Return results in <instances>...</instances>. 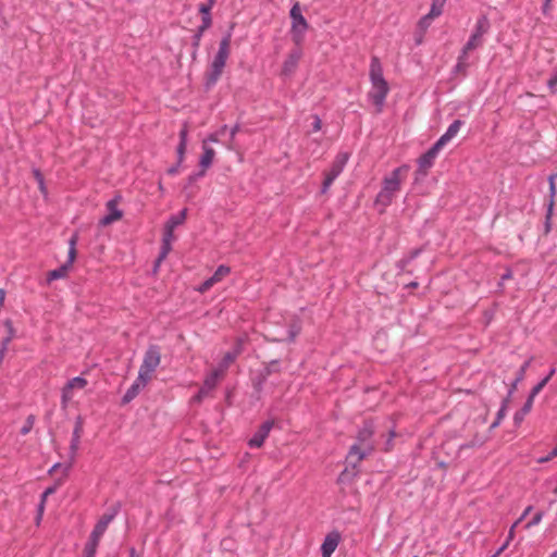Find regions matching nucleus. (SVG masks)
Listing matches in <instances>:
<instances>
[{
  "label": "nucleus",
  "mask_w": 557,
  "mask_h": 557,
  "mask_svg": "<svg viewBox=\"0 0 557 557\" xmlns=\"http://www.w3.org/2000/svg\"><path fill=\"white\" fill-rule=\"evenodd\" d=\"M409 169L407 164L400 165L383 178L382 188L375 198V203L382 207V212L393 202L397 193L401 189Z\"/></svg>",
  "instance_id": "obj_1"
},
{
  "label": "nucleus",
  "mask_w": 557,
  "mask_h": 557,
  "mask_svg": "<svg viewBox=\"0 0 557 557\" xmlns=\"http://www.w3.org/2000/svg\"><path fill=\"white\" fill-rule=\"evenodd\" d=\"M370 81L371 90L369 97L372 103L376 107L377 112H381L384 101L388 95L389 87L383 77V69L379 58L373 57L370 64Z\"/></svg>",
  "instance_id": "obj_2"
},
{
  "label": "nucleus",
  "mask_w": 557,
  "mask_h": 557,
  "mask_svg": "<svg viewBox=\"0 0 557 557\" xmlns=\"http://www.w3.org/2000/svg\"><path fill=\"white\" fill-rule=\"evenodd\" d=\"M373 430L370 424H366L358 433L357 443L354 444L347 455V460L356 467L367 455L371 454L374 446L371 442Z\"/></svg>",
  "instance_id": "obj_3"
},
{
  "label": "nucleus",
  "mask_w": 557,
  "mask_h": 557,
  "mask_svg": "<svg viewBox=\"0 0 557 557\" xmlns=\"http://www.w3.org/2000/svg\"><path fill=\"white\" fill-rule=\"evenodd\" d=\"M161 363V350L157 345H151L146 350L140 364L138 375L140 382L149 383L154 377V372Z\"/></svg>",
  "instance_id": "obj_4"
},
{
  "label": "nucleus",
  "mask_w": 557,
  "mask_h": 557,
  "mask_svg": "<svg viewBox=\"0 0 557 557\" xmlns=\"http://www.w3.org/2000/svg\"><path fill=\"white\" fill-rule=\"evenodd\" d=\"M292 27L290 34L292 39L296 46H301L305 39V35L309 28L308 22L301 13L299 2H296L290 9Z\"/></svg>",
  "instance_id": "obj_5"
},
{
  "label": "nucleus",
  "mask_w": 557,
  "mask_h": 557,
  "mask_svg": "<svg viewBox=\"0 0 557 557\" xmlns=\"http://www.w3.org/2000/svg\"><path fill=\"white\" fill-rule=\"evenodd\" d=\"M230 47H231V36L224 37L219 46V51L213 59L211 64V70L209 73V82L214 84L219 77L221 76L223 69L225 66L226 60L230 55Z\"/></svg>",
  "instance_id": "obj_6"
},
{
  "label": "nucleus",
  "mask_w": 557,
  "mask_h": 557,
  "mask_svg": "<svg viewBox=\"0 0 557 557\" xmlns=\"http://www.w3.org/2000/svg\"><path fill=\"white\" fill-rule=\"evenodd\" d=\"M490 29V22L488 18L483 15L478 18L474 32L470 36L468 42L463 47L462 50V57L467 55L470 51L476 49L478 47L482 46L483 44V36L488 32Z\"/></svg>",
  "instance_id": "obj_7"
},
{
  "label": "nucleus",
  "mask_w": 557,
  "mask_h": 557,
  "mask_svg": "<svg viewBox=\"0 0 557 557\" xmlns=\"http://www.w3.org/2000/svg\"><path fill=\"white\" fill-rule=\"evenodd\" d=\"M348 159L349 154L347 152H339L335 157L330 171L325 173V178L322 185V193H326L336 177L343 172Z\"/></svg>",
  "instance_id": "obj_8"
},
{
  "label": "nucleus",
  "mask_w": 557,
  "mask_h": 557,
  "mask_svg": "<svg viewBox=\"0 0 557 557\" xmlns=\"http://www.w3.org/2000/svg\"><path fill=\"white\" fill-rule=\"evenodd\" d=\"M87 384H88L87 380L82 376H76V377L71 379L62 389V395H61L62 408L63 409L67 408L71 405V403L75 396V392L84 389L87 386Z\"/></svg>",
  "instance_id": "obj_9"
},
{
  "label": "nucleus",
  "mask_w": 557,
  "mask_h": 557,
  "mask_svg": "<svg viewBox=\"0 0 557 557\" xmlns=\"http://www.w3.org/2000/svg\"><path fill=\"white\" fill-rule=\"evenodd\" d=\"M301 58V46H296L293 50L289 51L286 59L284 60L281 70V76L290 77L295 73Z\"/></svg>",
  "instance_id": "obj_10"
},
{
  "label": "nucleus",
  "mask_w": 557,
  "mask_h": 557,
  "mask_svg": "<svg viewBox=\"0 0 557 557\" xmlns=\"http://www.w3.org/2000/svg\"><path fill=\"white\" fill-rule=\"evenodd\" d=\"M442 147L435 143L425 153H423L418 160V174L426 175L428 171L432 168L434 160L436 159Z\"/></svg>",
  "instance_id": "obj_11"
},
{
  "label": "nucleus",
  "mask_w": 557,
  "mask_h": 557,
  "mask_svg": "<svg viewBox=\"0 0 557 557\" xmlns=\"http://www.w3.org/2000/svg\"><path fill=\"white\" fill-rule=\"evenodd\" d=\"M231 273V268L227 267V265H220L215 272L213 273V275L211 277H209L208 280H206L199 287H198V292L200 293H206L208 292L210 288H212L215 284L220 283L221 281H223L228 274Z\"/></svg>",
  "instance_id": "obj_12"
},
{
  "label": "nucleus",
  "mask_w": 557,
  "mask_h": 557,
  "mask_svg": "<svg viewBox=\"0 0 557 557\" xmlns=\"http://www.w3.org/2000/svg\"><path fill=\"white\" fill-rule=\"evenodd\" d=\"M119 198L111 199L107 202V209L109 213L104 215L100 221V225L108 226L113 222H116L122 219L123 212L117 209Z\"/></svg>",
  "instance_id": "obj_13"
},
{
  "label": "nucleus",
  "mask_w": 557,
  "mask_h": 557,
  "mask_svg": "<svg viewBox=\"0 0 557 557\" xmlns=\"http://www.w3.org/2000/svg\"><path fill=\"white\" fill-rule=\"evenodd\" d=\"M215 157V150L207 145V140H202V154L199 160V165L201 168L200 173L198 176L205 175L207 170L211 166L213 160Z\"/></svg>",
  "instance_id": "obj_14"
},
{
  "label": "nucleus",
  "mask_w": 557,
  "mask_h": 557,
  "mask_svg": "<svg viewBox=\"0 0 557 557\" xmlns=\"http://www.w3.org/2000/svg\"><path fill=\"white\" fill-rule=\"evenodd\" d=\"M272 426V421H265L262 423L255 435L249 440V446L256 448L261 447L265 438L269 436Z\"/></svg>",
  "instance_id": "obj_15"
},
{
  "label": "nucleus",
  "mask_w": 557,
  "mask_h": 557,
  "mask_svg": "<svg viewBox=\"0 0 557 557\" xmlns=\"http://www.w3.org/2000/svg\"><path fill=\"white\" fill-rule=\"evenodd\" d=\"M339 541H341L339 533H337V532L329 533L325 536V539L321 545L322 557H331L332 554L337 548Z\"/></svg>",
  "instance_id": "obj_16"
},
{
  "label": "nucleus",
  "mask_w": 557,
  "mask_h": 557,
  "mask_svg": "<svg viewBox=\"0 0 557 557\" xmlns=\"http://www.w3.org/2000/svg\"><path fill=\"white\" fill-rule=\"evenodd\" d=\"M114 513H104L101 516V518L98 520L97 524L95 525L91 536L95 539L101 540L102 535L107 531L110 522L113 520Z\"/></svg>",
  "instance_id": "obj_17"
},
{
  "label": "nucleus",
  "mask_w": 557,
  "mask_h": 557,
  "mask_svg": "<svg viewBox=\"0 0 557 557\" xmlns=\"http://www.w3.org/2000/svg\"><path fill=\"white\" fill-rule=\"evenodd\" d=\"M461 125H462V121H460V120L454 121L447 128L446 133L443 134L436 141L437 146L443 148L448 141H450L458 134Z\"/></svg>",
  "instance_id": "obj_18"
},
{
  "label": "nucleus",
  "mask_w": 557,
  "mask_h": 557,
  "mask_svg": "<svg viewBox=\"0 0 557 557\" xmlns=\"http://www.w3.org/2000/svg\"><path fill=\"white\" fill-rule=\"evenodd\" d=\"M147 384L148 383L146 382H140L139 377H136L135 382L131 385V387L126 391L125 395L123 396V403L127 404L132 401Z\"/></svg>",
  "instance_id": "obj_19"
},
{
  "label": "nucleus",
  "mask_w": 557,
  "mask_h": 557,
  "mask_svg": "<svg viewBox=\"0 0 557 557\" xmlns=\"http://www.w3.org/2000/svg\"><path fill=\"white\" fill-rule=\"evenodd\" d=\"M534 398L531 394L529 395L523 407L515 413L513 420L516 424H519L523 421L524 417L531 411L534 403Z\"/></svg>",
  "instance_id": "obj_20"
},
{
  "label": "nucleus",
  "mask_w": 557,
  "mask_h": 557,
  "mask_svg": "<svg viewBox=\"0 0 557 557\" xmlns=\"http://www.w3.org/2000/svg\"><path fill=\"white\" fill-rule=\"evenodd\" d=\"M82 431H83V424H82V421L78 420L75 424L72 441H71L72 458H74V456L78 449Z\"/></svg>",
  "instance_id": "obj_21"
},
{
  "label": "nucleus",
  "mask_w": 557,
  "mask_h": 557,
  "mask_svg": "<svg viewBox=\"0 0 557 557\" xmlns=\"http://www.w3.org/2000/svg\"><path fill=\"white\" fill-rule=\"evenodd\" d=\"M224 377L223 375V369H213L205 379L203 383L207 385V387H213L215 388L219 381H221Z\"/></svg>",
  "instance_id": "obj_22"
},
{
  "label": "nucleus",
  "mask_w": 557,
  "mask_h": 557,
  "mask_svg": "<svg viewBox=\"0 0 557 557\" xmlns=\"http://www.w3.org/2000/svg\"><path fill=\"white\" fill-rule=\"evenodd\" d=\"M239 352V347L235 351L226 352L215 369H223V375H225L227 368L234 362Z\"/></svg>",
  "instance_id": "obj_23"
},
{
  "label": "nucleus",
  "mask_w": 557,
  "mask_h": 557,
  "mask_svg": "<svg viewBox=\"0 0 557 557\" xmlns=\"http://www.w3.org/2000/svg\"><path fill=\"white\" fill-rule=\"evenodd\" d=\"M70 269L71 268L69 267V264H63L60 268L48 272L47 281L51 282V281H54V280H60V278L66 277Z\"/></svg>",
  "instance_id": "obj_24"
},
{
  "label": "nucleus",
  "mask_w": 557,
  "mask_h": 557,
  "mask_svg": "<svg viewBox=\"0 0 557 557\" xmlns=\"http://www.w3.org/2000/svg\"><path fill=\"white\" fill-rule=\"evenodd\" d=\"M78 236L77 234L72 235V237L69 240V260L65 264H69L71 268L73 262L76 259V243H77Z\"/></svg>",
  "instance_id": "obj_25"
},
{
  "label": "nucleus",
  "mask_w": 557,
  "mask_h": 557,
  "mask_svg": "<svg viewBox=\"0 0 557 557\" xmlns=\"http://www.w3.org/2000/svg\"><path fill=\"white\" fill-rule=\"evenodd\" d=\"M99 543H100L99 539H95L90 535V537L84 548L85 557H95V554L97 552V547H98Z\"/></svg>",
  "instance_id": "obj_26"
},
{
  "label": "nucleus",
  "mask_w": 557,
  "mask_h": 557,
  "mask_svg": "<svg viewBox=\"0 0 557 557\" xmlns=\"http://www.w3.org/2000/svg\"><path fill=\"white\" fill-rule=\"evenodd\" d=\"M555 374V369L553 368L549 373L541 381L539 382L531 391V395L533 397H536L537 394L546 386V384L549 382L552 376Z\"/></svg>",
  "instance_id": "obj_27"
},
{
  "label": "nucleus",
  "mask_w": 557,
  "mask_h": 557,
  "mask_svg": "<svg viewBox=\"0 0 557 557\" xmlns=\"http://www.w3.org/2000/svg\"><path fill=\"white\" fill-rule=\"evenodd\" d=\"M186 213H187L186 209L182 210L177 215L171 216L165 224L168 226H171V227L175 228L176 226H178L182 223H184V221L186 219Z\"/></svg>",
  "instance_id": "obj_28"
},
{
  "label": "nucleus",
  "mask_w": 557,
  "mask_h": 557,
  "mask_svg": "<svg viewBox=\"0 0 557 557\" xmlns=\"http://www.w3.org/2000/svg\"><path fill=\"white\" fill-rule=\"evenodd\" d=\"M447 0H433L430 16L438 17L443 13V8Z\"/></svg>",
  "instance_id": "obj_29"
},
{
  "label": "nucleus",
  "mask_w": 557,
  "mask_h": 557,
  "mask_svg": "<svg viewBox=\"0 0 557 557\" xmlns=\"http://www.w3.org/2000/svg\"><path fill=\"white\" fill-rule=\"evenodd\" d=\"M213 389V387H207V385L203 383L198 394L194 396L193 400L195 403H201L202 399L208 397Z\"/></svg>",
  "instance_id": "obj_30"
},
{
  "label": "nucleus",
  "mask_w": 557,
  "mask_h": 557,
  "mask_svg": "<svg viewBox=\"0 0 557 557\" xmlns=\"http://www.w3.org/2000/svg\"><path fill=\"white\" fill-rule=\"evenodd\" d=\"M213 389V387H207V385L203 383L198 394L194 396L193 400L195 403H201L202 399L208 397Z\"/></svg>",
  "instance_id": "obj_31"
},
{
  "label": "nucleus",
  "mask_w": 557,
  "mask_h": 557,
  "mask_svg": "<svg viewBox=\"0 0 557 557\" xmlns=\"http://www.w3.org/2000/svg\"><path fill=\"white\" fill-rule=\"evenodd\" d=\"M213 389V387H207V385L203 383L198 394L194 396L193 400L195 403H201L202 399L208 397Z\"/></svg>",
  "instance_id": "obj_32"
},
{
  "label": "nucleus",
  "mask_w": 557,
  "mask_h": 557,
  "mask_svg": "<svg viewBox=\"0 0 557 557\" xmlns=\"http://www.w3.org/2000/svg\"><path fill=\"white\" fill-rule=\"evenodd\" d=\"M171 244L172 243H168V242H163L162 240L161 252H160V255H159V257L157 259V262H156L157 267L166 258V256L171 251V249H172Z\"/></svg>",
  "instance_id": "obj_33"
},
{
  "label": "nucleus",
  "mask_w": 557,
  "mask_h": 557,
  "mask_svg": "<svg viewBox=\"0 0 557 557\" xmlns=\"http://www.w3.org/2000/svg\"><path fill=\"white\" fill-rule=\"evenodd\" d=\"M34 423H35V416H33V414L28 416L23 428L21 429V434L22 435L28 434L32 431Z\"/></svg>",
  "instance_id": "obj_34"
},
{
  "label": "nucleus",
  "mask_w": 557,
  "mask_h": 557,
  "mask_svg": "<svg viewBox=\"0 0 557 557\" xmlns=\"http://www.w3.org/2000/svg\"><path fill=\"white\" fill-rule=\"evenodd\" d=\"M434 18V16H430V13H428L419 21L418 27L422 30V33L429 28Z\"/></svg>",
  "instance_id": "obj_35"
},
{
  "label": "nucleus",
  "mask_w": 557,
  "mask_h": 557,
  "mask_svg": "<svg viewBox=\"0 0 557 557\" xmlns=\"http://www.w3.org/2000/svg\"><path fill=\"white\" fill-rule=\"evenodd\" d=\"M58 488V485H54V486H50L48 487L41 495V502H40V505H39V512L41 513L44 511V506H45V503L47 500V497L51 494H53Z\"/></svg>",
  "instance_id": "obj_36"
},
{
  "label": "nucleus",
  "mask_w": 557,
  "mask_h": 557,
  "mask_svg": "<svg viewBox=\"0 0 557 557\" xmlns=\"http://www.w3.org/2000/svg\"><path fill=\"white\" fill-rule=\"evenodd\" d=\"M556 175H550L548 177V182H549V194H550V198H554L555 195H556ZM552 207H553V199H550V203H549V211L552 210Z\"/></svg>",
  "instance_id": "obj_37"
},
{
  "label": "nucleus",
  "mask_w": 557,
  "mask_h": 557,
  "mask_svg": "<svg viewBox=\"0 0 557 557\" xmlns=\"http://www.w3.org/2000/svg\"><path fill=\"white\" fill-rule=\"evenodd\" d=\"M214 0H208V3H201L199 5V12L202 14V15H209L210 14V11L211 9L213 8L214 5Z\"/></svg>",
  "instance_id": "obj_38"
},
{
  "label": "nucleus",
  "mask_w": 557,
  "mask_h": 557,
  "mask_svg": "<svg viewBox=\"0 0 557 557\" xmlns=\"http://www.w3.org/2000/svg\"><path fill=\"white\" fill-rule=\"evenodd\" d=\"M163 242L172 243L174 240V228L171 226H168L165 224L164 226V234H163Z\"/></svg>",
  "instance_id": "obj_39"
},
{
  "label": "nucleus",
  "mask_w": 557,
  "mask_h": 557,
  "mask_svg": "<svg viewBox=\"0 0 557 557\" xmlns=\"http://www.w3.org/2000/svg\"><path fill=\"white\" fill-rule=\"evenodd\" d=\"M508 403H509L508 398L503 400V405H502L500 409L498 410L497 417H496L498 419V421H502L505 418L506 412H507Z\"/></svg>",
  "instance_id": "obj_40"
},
{
  "label": "nucleus",
  "mask_w": 557,
  "mask_h": 557,
  "mask_svg": "<svg viewBox=\"0 0 557 557\" xmlns=\"http://www.w3.org/2000/svg\"><path fill=\"white\" fill-rule=\"evenodd\" d=\"M186 148H187V145H185L184 143L178 144V147H177L178 164H181L184 161Z\"/></svg>",
  "instance_id": "obj_41"
},
{
  "label": "nucleus",
  "mask_w": 557,
  "mask_h": 557,
  "mask_svg": "<svg viewBox=\"0 0 557 557\" xmlns=\"http://www.w3.org/2000/svg\"><path fill=\"white\" fill-rule=\"evenodd\" d=\"M530 363H531V360H527V361L521 366V368L519 369L518 374H517V381H522V380L524 379L525 371H527V369L529 368Z\"/></svg>",
  "instance_id": "obj_42"
},
{
  "label": "nucleus",
  "mask_w": 557,
  "mask_h": 557,
  "mask_svg": "<svg viewBox=\"0 0 557 557\" xmlns=\"http://www.w3.org/2000/svg\"><path fill=\"white\" fill-rule=\"evenodd\" d=\"M542 518H543V513H542V512H537V513L532 518V520H530V521L527 523L525 528H527V529H530V528H532V527H534V525H537V524L541 522Z\"/></svg>",
  "instance_id": "obj_43"
},
{
  "label": "nucleus",
  "mask_w": 557,
  "mask_h": 557,
  "mask_svg": "<svg viewBox=\"0 0 557 557\" xmlns=\"http://www.w3.org/2000/svg\"><path fill=\"white\" fill-rule=\"evenodd\" d=\"M187 135H188V127L185 124L180 132V143H184L185 145H187Z\"/></svg>",
  "instance_id": "obj_44"
},
{
  "label": "nucleus",
  "mask_w": 557,
  "mask_h": 557,
  "mask_svg": "<svg viewBox=\"0 0 557 557\" xmlns=\"http://www.w3.org/2000/svg\"><path fill=\"white\" fill-rule=\"evenodd\" d=\"M557 456V447H555L549 455L539 459L540 463L547 462Z\"/></svg>",
  "instance_id": "obj_45"
},
{
  "label": "nucleus",
  "mask_w": 557,
  "mask_h": 557,
  "mask_svg": "<svg viewBox=\"0 0 557 557\" xmlns=\"http://www.w3.org/2000/svg\"><path fill=\"white\" fill-rule=\"evenodd\" d=\"M322 127V121L320 120L319 116L314 115L313 116V123H312V131L313 132H319Z\"/></svg>",
  "instance_id": "obj_46"
},
{
  "label": "nucleus",
  "mask_w": 557,
  "mask_h": 557,
  "mask_svg": "<svg viewBox=\"0 0 557 557\" xmlns=\"http://www.w3.org/2000/svg\"><path fill=\"white\" fill-rule=\"evenodd\" d=\"M211 25V16L210 14L209 15H203L202 16V26L200 27V30H205L207 28H209Z\"/></svg>",
  "instance_id": "obj_47"
},
{
  "label": "nucleus",
  "mask_w": 557,
  "mask_h": 557,
  "mask_svg": "<svg viewBox=\"0 0 557 557\" xmlns=\"http://www.w3.org/2000/svg\"><path fill=\"white\" fill-rule=\"evenodd\" d=\"M547 85L552 92H555L557 87V74L548 81Z\"/></svg>",
  "instance_id": "obj_48"
},
{
  "label": "nucleus",
  "mask_w": 557,
  "mask_h": 557,
  "mask_svg": "<svg viewBox=\"0 0 557 557\" xmlns=\"http://www.w3.org/2000/svg\"><path fill=\"white\" fill-rule=\"evenodd\" d=\"M205 140H207V145H209V143H218L219 141V135L218 134H210Z\"/></svg>",
  "instance_id": "obj_49"
},
{
  "label": "nucleus",
  "mask_w": 557,
  "mask_h": 557,
  "mask_svg": "<svg viewBox=\"0 0 557 557\" xmlns=\"http://www.w3.org/2000/svg\"><path fill=\"white\" fill-rule=\"evenodd\" d=\"M33 174H34V177L37 181V183H41V181H44V176H42V174L40 173L39 170L35 169L33 171Z\"/></svg>",
  "instance_id": "obj_50"
},
{
  "label": "nucleus",
  "mask_w": 557,
  "mask_h": 557,
  "mask_svg": "<svg viewBox=\"0 0 557 557\" xmlns=\"http://www.w3.org/2000/svg\"><path fill=\"white\" fill-rule=\"evenodd\" d=\"M509 545V541H506L504 545L492 557H498Z\"/></svg>",
  "instance_id": "obj_51"
},
{
  "label": "nucleus",
  "mask_w": 557,
  "mask_h": 557,
  "mask_svg": "<svg viewBox=\"0 0 557 557\" xmlns=\"http://www.w3.org/2000/svg\"><path fill=\"white\" fill-rule=\"evenodd\" d=\"M518 523H519V521H516L515 524L510 528L507 541L510 542L513 539V536H515V528L517 527Z\"/></svg>",
  "instance_id": "obj_52"
},
{
  "label": "nucleus",
  "mask_w": 557,
  "mask_h": 557,
  "mask_svg": "<svg viewBox=\"0 0 557 557\" xmlns=\"http://www.w3.org/2000/svg\"><path fill=\"white\" fill-rule=\"evenodd\" d=\"M170 175H176L178 173V165L172 166L168 170Z\"/></svg>",
  "instance_id": "obj_53"
},
{
  "label": "nucleus",
  "mask_w": 557,
  "mask_h": 557,
  "mask_svg": "<svg viewBox=\"0 0 557 557\" xmlns=\"http://www.w3.org/2000/svg\"><path fill=\"white\" fill-rule=\"evenodd\" d=\"M531 509H532V507H531V506L527 507V508L524 509V511H523L522 516L519 518V520H518V521L520 522L522 519H524V518L529 515V512L531 511Z\"/></svg>",
  "instance_id": "obj_54"
},
{
  "label": "nucleus",
  "mask_w": 557,
  "mask_h": 557,
  "mask_svg": "<svg viewBox=\"0 0 557 557\" xmlns=\"http://www.w3.org/2000/svg\"><path fill=\"white\" fill-rule=\"evenodd\" d=\"M5 299V292L4 289H0V306L3 304Z\"/></svg>",
  "instance_id": "obj_55"
},
{
  "label": "nucleus",
  "mask_w": 557,
  "mask_h": 557,
  "mask_svg": "<svg viewBox=\"0 0 557 557\" xmlns=\"http://www.w3.org/2000/svg\"><path fill=\"white\" fill-rule=\"evenodd\" d=\"M38 186H39V189L42 194H46V186H45V182L41 181V183H38Z\"/></svg>",
  "instance_id": "obj_56"
},
{
  "label": "nucleus",
  "mask_w": 557,
  "mask_h": 557,
  "mask_svg": "<svg viewBox=\"0 0 557 557\" xmlns=\"http://www.w3.org/2000/svg\"><path fill=\"white\" fill-rule=\"evenodd\" d=\"M237 132H238V126L236 125L231 131V138H234Z\"/></svg>",
  "instance_id": "obj_57"
},
{
  "label": "nucleus",
  "mask_w": 557,
  "mask_h": 557,
  "mask_svg": "<svg viewBox=\"0 0 557 557\" xmlns=\"http://www.w3.org/2000/svg\"><path fill=\"white\" fill-rule=\"evenodd\" d=\"M500 421H498V419L496 418V420L492 423L491 428L494 429V428H497L499 425Z\"/></svg>",
  "instance_id": "obj_58"
},
{
  "label": "nucleus",
  "mask_w": 557,
  "mask_h": 557,
  "mask_svg": "<svg viewBox=\"0 0 557 557\" xmlns=\"http://www.w3.org/2000/svg\"><path fill=\"white\" fill-rule=\"evenodd\" d=\"M129 557H139V556L136 554V550L134 548H132L129 552Z\"/></svg>",
  "instance_id": "obj_59"
},
{
  "label": "nucleus",
  "mask_w": 557,
  "mask_h": 557,
  "mask_svg": "<svg viewBox=\"0 0 557 557\" xmlns=\"http://www.w3.org/2000/svg\"><path fill=\"white\" fill-rule=\"evenodd\" d=\"M519 382H520V381H517V380H516V381L512 383V386H511L510 392H512V391H515V389L517 388V384H518Z\"/></svg>",
  "instance_id": "obj_60"
},
{
  "label": "nucleus",
  "mask_w": 557,
  "mask_h": 557,
  "mask_svg": "<svg viewBox=\"0 0 557 557\" xmlns=\"http://www.w3.org/2000/svg\"><path fill=\"white\" fill-rule=\"evenodd\" d=\"M59 467H60V465H54V466L52 467V469L50 470V472H53V471H54L57 468H59Z\"/></svg>",
  "instance_id": "obj_61"
},
{
  "label": "nucleus",
  "mask_w": 557,
  "mask_h": 557,
  "mask_svg": "<svg viewBox=\"0 0 557 557\" xmlns=\"http://www.w3.org/2000/svg\"><path fill=\"white\" fill-rule=\"evenodd\" d=\"M549 557H557V552L552 553Z\"/></svg>",
  "instance_id": "obj_62"
},
{
  "label": "nucleus",
  "mask_w": 557,
  "mask_h": 557,
  "mask_svg": "<svg viewBox=\"0 0 557 557\" xmlns=\"http://www.w3.org/2000/svg\"><path fill=\"white\" fill-rule=\"evenodd\" d=\"M553 175H556V178H557V172H556V173H554Z\"/></svg>",
  "instance_id": "obj_63"
},
{
  "label": "nucleus",
  "mask_w": 557,
  "mask_h": 557,
  "mask_svg": "<svg viewBox=\"0 0 557 557\" xmlns=\"http://www.w3.org/2000/svg\"><path fill=\"white\" fill-rule=\"evenodd\" d=\"M546 1H547V3H548V2H550L552 0H546Z\"/></svg>",
  "instance_id": "obj_64"
}]
</instances>
